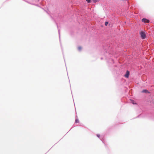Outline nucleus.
<instances>
[{
    "label": "nucleus",
    "mask_w": 154,
    "mask_h": 154,
    "mask_svg": "<svg viewBox=\"0 0 154 154\" xmlns=\"http://www.w3.org/2000/svg\"><path fill=\"white\" fill-rule=\"evenodd\" d=\"M108 23V22H106L105 23V25L107 26Z\"/></svg>",
    "instance_id": "7"
},
{
    "label": "nucleus",
    "mask_w": 154,
    "mask_h": 154,
    "mask_svg": "<svg viewBox=\"0 0 154 154\" xmlns=\"http://www.w3.org/2000/svg\"><path fill=\"white\" fill-rule=\"evenodd\" d=\"M132 103L133 104H136V103H134V101H133V100L132 101Z\"/></svg>",
    "instance_id": "10"
},
{
    "label": "nucleus",
    "mask_w": 154,
    "mask_h": 154,
    "mask_svg": "<svg viewBox=\"0 0 154 154\" xmlns=\"http://www.w3.org/2000/svg\"><path fill=\"white\" fill-rule=\"evenodd\" d=\"M99 1V0H93V1L94 2L96 3L97 2H98Z\"/></svg>",
    "instance_id": "5"
},
{
    "label": "nucleus",
    "mask_w": 154,
    "mask_h": 154,
    "mask_svg": "<svg viewBox=\"0 0 154 154\" xmlns=\"http://www.w3.org/2000/svg\"><path fill=\"white\" fill-rule=\"evenodd\" d=\"M97 136L98 137H100V135H97Z\"/></svg>",
    "instance_id": "11"
},
{
    "label": "nucleus",
    "mask_w": 154,
    "mask_h": 154,
    "mask_svg": "<svg viewBox=\"0 0 154 154\" xmlns=\"http://www.w3.org/2000/svg\"><path fill=\"white\" fill-rule=\"evenodd\" d=\"M142 93H149V92L147 90H143L142 91Z\"/></svg>",
    "instance_id": "4"
},
{
    "label": "nucleus",
    "mask_w": 154,
    "mask_h": 154,
    "mask_svg": "<svg viewBox=\"0 0 154 154\" xmlns=\"http://www.w3.org/2000/svg\"><path fill=\"white\" fill-rule=\"evenodd\" d=\"M82 47H79L78 48V49L79 50H81L82 49Z\"/></svg>",
    "instance_id": "8"
},
{
    "label": "nucleus",
    "mask_w": 154,
    "mask_h": 154,
    "mask_svg": "<svg viewBox=\"0 0 154 154\" xmlns=\"http://www.w3.org/2000/svg\"><path fill=\"white\" fill-rule=\"evenodd\" d=\"M140 35L142 39H144L145 38L146 35L144 32L143 31L141 32H140Z\"/></svg>",
    "instance_id": "1"
},
{
    "label": "nucleus",
    "mask_w": 154,
    "mask_h": 154,
    "mask_svg": "<svg viewBox=\"0 0 154 154\" xmlns=\"http://www.w3.org/2000/svg\"><path fill=\"white\" fill-rule=\"evenodd\" d=\"M79 119H75V122L76 123H79Z\"/></svg>",
    "instance_id": "6"
},
{
    "label": "nucleus",
    "mask_w": 154,
    "mask_h": 154,
    "mask_svg": "<svg viewBox=\"0 0 154 154\" xmlns=\"http://www.w3.org/2000/svg\"><path fill=\"white\" fill-rule=\"evenodd\" d=\"M129 72L127 71L125 74V75L124 76L125 77L127 78H128L129 77Z\"/></svg>",
    "instance_id": "3"
},
{
    "label": "nucleus",
    "mask_w": 154,
    "mask_h": 154,
    "mask_svg": "<svg viewBox=\"0 0 154 154\" xmlns=\"http://www.w3.org/2000/svg\"><path fill=\"white\" fill-rule=\"evenodd\" d=\"M142 22L145 23H148L149 22V20H147L145 18H143L142 20Z\"/></svg>",
    "instance_id": "2"
},
{
    "label": "nucleus",
    "mask_w": 154,
    "mask_h": 154,
    "mask_svg": "<svg viewBox=\"0 0 154 154\" xmlns=\"http://www.w3.org/2000/svg\"><path fill=\"white\" fill-rule=\"evenodd\" d=\"M88 3H90L91 2V0H86Z\"/></svg>",
    "instance_id": "9"
}]
</instances>
